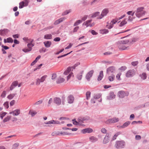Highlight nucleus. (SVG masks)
I'll return each mask as SVG.
<instances>
[{
    "instance_id": "7",
    "label": "nucleus",
    "mask_w": 149,
    "mask_h": 149,
    "mask_svg": "<svg viewBox=\"0 0 149 149\" xmlns=\"http://www.w3.org/2000/svg\"><path fill=\"white\" fill-rule=\"evenodd\" d=\"M29 1V0H25L19 3V8H22L24 6H26L28 5Z\"/></svg>"
},
{
    "instance_id": "46",
    "label": "nucleus",
    "mask_w": 149,
    "mask_h": 149,
    "mask_svg": "<svg viewBox=\"0 0 149 149\" xmlns=\"http://www.w3.org/2000/svg\"><path fill=\"white\" fill-rule=\"evenodd\" d=\"M66 19V18L65 17H62L60 18V19H57L59 22V23H60L61 22H62L63 21L65 20Z\"/></svg>"
},
{
    "instance_id": "13",
    "label": "nucleus",
    "mask_w": 149,
    "mask_h": 149,
    "mask_svg": "<svg viewBox=\"0 0 149 149\" xmlns=\"http://www.w3.org/2000/svg\"><path fill=\"white\" fill-rule=\"evenodd\" d=\"M74 100V97L72 95H69L67 98L68 102L70 104H72L73 103Z\"/></svg>"
},
{
    "instance_id": "34",
    "label": "nucleus",
    "mask_w": 149,
    "mask_h": 149,
    "mask_svg": "<svg viewBox=\"0 0 149 149\" xmlns=\"http://www.w3.org/2000/svg\"><path fill=\"white\" fill-rule=\"evenodd\" d=\"M141 78L143 80L145 79L147 77L146 74L145 73H143L141 74L140 75Z\"/></svg>"
},
{
    "instance_id": "11",
    "label": "nucleus",
    "mask_w": 149,
    "mask_h": 149,
    "mask_svg": "<svg viewBox=\"0 0 149 149\" xmlns=\"http://www.w3.org/2000/svg\"><path fill=\"white\" fill-rule=\"evenodd\" d=\"M110 136H109V134H107L104 137L103 141V143L104 144H106L108 143L109 141Z\"/></svg>"
},
{
    "instance_id": "58",
    "label": "nucleus",
    "mask_w": 149,
    "mask_h": 149,
    "mask_svg": "<svg viewBox=\"0 0 149 149\" xmlns=\"http://www.w3.org/2000/svg\"><path fill=\"white\" fill-rule=\"evenodd\" d=\"M6 91H3L2 93L1 96L2 97H5L6 96Z\"/></svg>"
},
{
    "instance_id": "57",
    "label": "nucleus",
    "mask_w": 149,
    "mask_h": 149,
    "mask_svg": "<svg viewBox=\"0 0 149 149\" xmlns=\"http://www.w3.org/2000/svg\"><path fill=\"white\" fill-rule=\"evenodd\" d=\"M121 75V73H118L116 76V78L117 79L119 80H121V79L120 78V76Z\"/></svg>"
},
{
    "instance_id": "48",
    "label": "nucleus",
    "mask_w": 149,
    "mask_h": 149,
    "mask_svg": "<svg viewBox=\"0 0 149 149\" xmlns=\"http://www.w3.org/2000/svg\"><path fill=\"white\" fill-rule=\"evenodd\" d=\"M80 63L79 62L77 63L73 66L70 67L71 68V69L72 68L73 69H74L76 67L80 65Z\"/></svg>"
},
{
    "instance_id": "6",
    "label": "nucleus",
    "mask_w": 149,
    "mask_h": 149,
    "mask_svg": "<svg viewBox=\"0 0 149 149\" xmlns=\"http://www.w3.org/2000/svg\"><path fill=\"white\" fill-rule=\"evenodd\" d=\"M116 72V69L114 66H110L107 69V74L110 75L113 74Z\"/></svg>"
},
{
    "instance_id": "28",
    "label": "nucleus",
    "mask_w": 149,
    "mask_h": 149,
    "mask_svg": "<svg viewBox=\"0 0 149 149\" xmlns=\"http://www.w3.org/2000/svg\"><path fill=\"white\" fill-rule=\"evenodd\" d=\"M92 21V19L89 20L84 22L83 24V25H84L86 26V27H88V24L91 22Z\"/></svg>"
},
{
    "instance_id": "52",
    "label": "nucleus",
    "mask_w": 149,
    "mask_h": 149,
    "mask_svg": "<svg viewBox=\"0 0 149 149\" xmlns=\"http://www.w3.org/2000/svg\"><path fill=\"white\" fill-rule=\"evenodd\" d=\"M3 105L6 109H8L9 107L8 102H5L3 104Z\"/></svg>"
},
{
    "instance_id": "10",
    "label": "nucleus",
    "mask_w": 149,
    "mask_h": 149,
    "mask_svg": "<svg viewBox=\"0 0 149 149\" xmlns=\"http://www.w3.org/2000/svg\"><path fill=\"white\" fill-rule=\"evenodd\" d=\"M93 72L94 71L92 70L86 74V78L88 81L90 80V78L92 77Z\"/></svg>"
},
{
    "instance_id": "35",
    "label": "nucleus",
    "mask_w": 149,
    "mask_h": 149,
    "mask_svg": "<svg viewBox=\"0 0 149 149\" xmlns=\"http://www.w3.org/2000/svg\"><path fill=\"white\" fill-rule=\"evenodd\" d=\"M115 78V75L112 74L111 76L109 77L108 79L110 81H113Z\"/></svg>"
},
{
    "instance_id": "63",
    "label": "nucleus",
    "mask_w": 149,
    "mask_h": 149,
    "mask_svg": "<svg viewBox=\"0 0 149 149\" xmlns=\"http://www.w3.org/2000/svg\"><path fill=\"white\" fill-rule=\"evenodd\" d=\"M60 39L59 37H56L54 39V40L56 42H58L60 41Z\"/></svg>"
},
{
    "instance_id": "16",
    "label": "nucleus",
    "mask_w": 149,
    "mask_h": 149,
    "mask_svg": "<svg viewBox=\"0 0 149 149\" xmlns=\"http://www.w3.org/2000/svg\"><path fill=\"white\" fill-rule=\"evenodd\" d=\"M20 113V110L19 109H17L13 111L10 112V114H13V116H17Z\"/></svg>"
},
{
    "instance_id": "24",
    "label": "nucleus",
    "mask_w": 149,
    "mask_h": 149,
    "mask_svg": "<svg viewBox=\"0 0 149 149\" xmlns=\"http://www.w3.org/2000/svg\"><path fill=\"white\" fill-rule=\"evenodd\" d=\"M43 43L45 47L47 48L49 47L52 44L51 42L49 41H45Z\"/></svg>"
},
{
    "instance_id": "30",
    "label": "nucleus",
    "mask_w": 149,
    "mask_h": 149,
    "mask_svg": "<svg viewBox=\"0 0 149 149\" xmlns=\"http://www.w3.org/2000/svg\"><path fill=\"white\" fill-rule=\"evenodd\" d=\"M11 118V116H7L3 120V123H5L6 122L9 121L10 119Z\"/></svg>"
},
{
    "instance_id": "12",
    "label": "nucleus",
    "mask_w": 149,
    "mask_h": 149,
    "mask_svg": "<svg viewBox=\"0 0 149 149\" xmlns=\"http://www.w3.org/2000/svg\"><path fill=\"white\" fill-rule=\"evenodd\" d=\"M115 97V95H114V93L112 92H111L109 94V95L107 97V99L109 100H111L114 99Z\"/></svg>"
},
{
    "instance_id": "31",
    "label": "nucleus",
    "mask_w": 149,
    "mask_h": 149,
    "mask_svg": "<svg viewBox=\"0 0 149 149\" xmlns=\"http://www.w3.org/2000/svg\"><path fill=\"white\" fill-rule=\"evenodd\" d=\"M121 134V133L120 132H118L116 133L112 138V140L113 141L115 140L118 136Z\"/></svg>"
},
{
    "instance_id": "43",
    "label": "nucleus",
    "mask_w": 149,
    "mask_h": 149,
    "mask_svg": "<svg viewBox=\"0 0 149 149\" xmlns=\"http://www.w3.org/2000/svg\"><path fill=\"white\" fill-rule=\"evenodd\" d=\"M19 146V143H16L13 144V149H16Z\"/></svg>"
},
{
    "instance_id": "21",
    "label": "nucleus",
    "mask_w": 149,
    "mask_h": 149,
    "mask_svg": "<svg viewBox=\"0 0 149 149\" xmlns=\"http://www.w3.org/2000/svg\"><path fill=\"white\" fill-rule=\"evenodd\" d=\"M90 141L92 143H94L98 140V139L94 136H91L89 138Z\"/></svg>"
},
{
    "instance_id": "55",
    "label": "nucleus",
    "mask_w": 149,
    "mask_h": 149,
    "mask_svg": "<svg viewBox=\"0 0 149 149\" xmlns=\"http://www.w3.org/2000/svg\"><path fill=\"white\" fill-rule=\"evenodd\" d=\"M18 82L17 81H13L12 84L11 85L12 86H14L15 87H16L18 85Z\"/></svg>"
},
{
    "instance_id": "22",
    "label": "nucleus",
    "mask_w": 149,
    "mask_h": 149,
    "mask_svg": "<svg viewBox=\"0 0 149 149\" xmlns=\"http://www.w3.org/2000/svg\"><path fill=\"white\" fill-rule=\"evenodd\" d=\"M103 77V71H101L100 72L99 75L98 77L97 80L100 81L102 80Z\"/></svg>"
},
{
    "instance_id": "47",
    "label": "nucleus",
    "mask_w": 149,
    "mask_h": 149,
    "mask_svg": "<svg viewBox=\"0 0 149 149\" xmlns=\"http://www.w3.org/2000/svg\"><path fill=\"white\" fill-rule=\"evenodd\" d=\"M47 76L45 75L42 77L40 79V81L41 82H43L45 80V79L46 78Z\"/></svg>"
},
{
    "instance_id": "33",
    "label": "nucleus",
    "mask_w": 149,
    "mask_h": 149,
    "mask_svg": "<svg viewBox=\"0 0 149 149\" xmlns=\"http://www.w3.org/2000/svg\"><path fill=\"white\" fill-rule=\"evenodd\" d=\"M100 13L99 12H95L93 13L91 16L92 18H94L98 16L100 14Z\"/></svg>"
},
{
    "instance_id": "44",
    "label": "nucleus",
    "mask_w": 149,
    "mask_h": 149,
    "mask_svg": "<svg viewBox=\"0 0 149 149\" xmlns=\"http://www.w3.org/2000/svg\"><path fill=\"white\" fill-rule=\"evenodd\" d=\"M27 47L29 49H31V50L32 49V47H33L34 45L32 44V43H28L27 45Z\"/></svg>"
},
{
    "instance_id": "56",
    "label": "nucleus",
    "mask_w": 149,
    "mask_h": 149,
    "mask_svg": "<svg viewBox=\"0 0 149 149\" xmlns=\"http://www.w3.org/2000/svg\"><path fill=\"white\" fill-rule=\"evenodd\" d=\"M36 84L37 85H39L41 82L40 79L39 78H38L36 79Z\"/></svg>"
},
{
    "instance_id": "45",
    "label": "nucleus",
    "mask_w": 149,
    "mask_h": 149,
    "mask_svg": "<svg viewBox=\"0 0 149 149\" xmlns=\"http://www.w3.org/2000/svg\"><path fill=\"white\" fill-rule=\"evenodd\" d=\"M7 42L12 43L13 42V40L11 38L9 37L7 38Z\"/></svg>"
},
{
    "instance_id": "41",
    "label": "nucleus",
    "mask_w": 149,
    "mask_h": 149,
    "mask_svg": "<svg viewBox=\"0 0 149 149\" xmlns=\"http://www.w3.org/2000/svg\"><path fill=\"white\" fill-rule=\"evenodd\" d=\"M101 33L103 34H106L109 32V30L107 29H104L100 31Z\"/></svg>"
},
{
    "instance_id": "64",
    "label": "nucleus",
    "mask_w": 149,
    "mask_h": 149,
    "mask_svg": "<svg viewBox=\"0 0 149 149\" xmlns=\"http://www.w3.org/2000/svg\"><path fill=\"white\" fill-rule=\"evenodd\" d=\"M91 32L93 35H96L98 34V33L96 32L94 30H91Z\"/></svg>"
},
{
    "instance_id": "42",
    "label": "nucleus",
    "mask_w": 149,
    "mask_h": 149,
    "mask_svg": "<svg viewBox=\"0 0 149 149\" xmlns=\"http://www.w3.org/2000/svg\"><path fill=\"white\" fill-rule=\"evenodd\" d=\"M37 113V112L35 111H29V113L31 114L32 117H33Z\"/></svg>"
},
{
    "instance_id": "9",
    "label": "nucleus",
    "mask_w": 149,
    "mask_h": 149,
    "mask_svg": "<svg viewBox=\"0 0 149 149\" xmlns=\"http://www.w3.org/2000/svg\"><path fill=\"white\" fill-rule=\"evenodd\" d=\"M90 118L88 116H87L83 117H79L78 118V120L80 123H81L82 124V123H84V122L89 120Z\"/></svg>"
},
{
    "instance_id": "27",
    "label": "nucleus",
    "mask_w": 149,
    "mask_h": 149,
    "mask_svg": "<svg viewBox=\"0 0 149 149\" xmlns=\"http://www.w3.org/2000/svg\"><path fill=\"white\" fill-rule=\"evenodd\" d=\"M72 121H73V124L74 125H82L81 123L79 122V121L78 120V118L77 119V121H76L75 119L73 120Z\"/></svg>"
},
{
    "instance_id": "26",
    "label": "nucleus",
    "mask_w": 149,
    "mask_h": 149,
    "mask_svg": "<svg viewBox=\"0 0 149 149\" xmlns=\"http://www.w3.org/2000/svg\"><path fill=\"white\" fill-rule=\"evenodd\" d=\"M127 19H125L123 20L119 24V26L120 27H122L125 24H126L127 23Z\"/></svg>"
},
{
    "instance_id": "20",
    "label": "nucleus",
    "mask_w": 149,
    "mask_h": 149,
    "mask_svg": "<svg viewBox=\"0 0 149 149\" xmlns=\"http://www.w3.org/2000/svg\"><path fill=\"white\" fill-rule=\"evenodd\" d=\"M130 123V121H127L123 124L122 125L120 126L119 127L121 128H124L127 127Z\"/></svg>"
},
{
    "instance_id": "53",
    "label": "nucleus",
    "mask_w": 149,
    "mask_h": 149,
    "mask_svg": "<svg viewBox=\"0 0 149 149\" xmlns=\"http://www.w3.org/2000/svg\"><path fill=\"white\" fill-rule=\"evenodd\" d=\"M138 63H139V62H138V61H133V62H132L131 63V64L133 66H136L137 65V64H138Z\"/></svg>"
},
{
    "instance_id": "4",
    "label": "nucleus",
    "mask_w": 149,
    "mask_h": 149,
    "mask_svg": "<svg viewBox=\"0 0 149 149\" xmlns=\"http://www.w3.org/2000/svg\"><path fill=\"white\" fill-rule=\"evenodd\" d=\"M129 95V93L127 91H119L118 93V95L119 97L121 98L124 97L126 96H128Z\"/></svg>"
},
{
    "instance_id": "3",
    "label": "nucleus",
    "mask_w": 149,
    "mask_h": 149,
    "mask_svg": "<svg viewBox=\"0 0 149 149\" xmlns=\"http://www.w3.org/2000/svg\"><path fill=\"white\" fill-rule=\"evenodd\" d=\"M125 145V143L123 141H116L115 146L117 148H123Z\"/></svg>"
},
{
    "instance_id": "37",
    "label": "nucleus",
    "mask_w": 149,
    "mask_h": 149,
    "mask_svg": "<svg viewBox=\"0 0 149 149\" xmlns=\"http://www.w3.org/2000/svg\"><path fill=\"white\" fill-rule=\"evenodd\" d=\"M15 94H10L7 96V98L10 100H11L13 98V97L15 96Z\"/></svg>"
},
{
    "instance_id": "51",
    "label": "nucleus",
    "mask_w": 149,
    "mask_h": 149,
    "mask_svg": "<svg viewBox=\"0 0 149 149\" xmlns=\"http://www.w3.org/2000/svg\"><path fill=\"white\" fill-rule=\"evenodd\" d=\"M101 96V95L100 94H97L95 95L94 96V97L95 99H98L100 98Z\"/></svg>"
},
{
    "instance_id": "1",
    "label": "nucleus",
    "mask_w": 149,
    "mask_h": 149,
    "mask_svg": "<svg viewBox=\"0 0 149 149\" xmlns=\"http://www.w3.org/2000/svg\"><path fill=\"white\" fill-rule=\"evenodd\" d=\"M144 8L141 7L138 8L136 10L135 15L138 18H139L144 15L146 13V11L143 10Z\"/></svg>"
},
{
    "instance_id": "17",
    "label": "nucleus",
    "mask_w": 149,
    "mask_h": 149,
    "mask_svg": "<svg viewBox=\"0 0 149 149\" xmlns=\"http://www.w3.org/2000/svg\"><path fill=\"white\" fill-rule=\"evenodd\" d=\"M54 102L58 105H59L61 103V100L60 98L56 97L54 98Z\"/></svg>"
},
{
    "instance_id": "14",
    "label": "nucleus",
    "mask_w": 149,
    "mask_h": 149,
    "mask_svg": "<svg viewBox=\"0 0 149 149\" xmlns=\"http://www.w3.org/2000/svg\"><path fill=\"white\" fill-rule=\"evenodd\" d=\"M45 124H60V122L57 121L55 120H52L49 121L47 122H46L45 123Z\"/></svg>"
},
{
    "instance_id": "19",
    "label": "nucleus",
    "mask_w": 149,
    "mask_h": 149,
    "mask_svg": "<svg viewBox=\"0 0 149 149\" xmlns=\"http://www.w3.org/2000/svg\"><path fill=\"white\" fill-rule=\"evenodd\" d=\"M93 131L92 129L90 128H87L83 129L82 130V132L83 134H85L86 133H90Z\"/></svg>"
},
{
    "instance_id": "15",
    "label": "nucleus",
    "mask_w": 149,
    "mask_h": 149,
    "mask_svg": "<svg viewBox=\"0 0 149 149\" xmlns=\"http://www.w3.org/2000/svg\"><path fill=\"white\" fill-rule=\"evenodd\" d=\"M9 31V30L6 29H4L3 30H0V35H1V36H4L8 33Z\"/></svg>"
},
{
    "instance_id": "61",
    "label": "nucleus",
    "mask_w": 149,
    "mask_h": 149,
    "mask_svg": "<svg viewBox=\"0 0 149 149\" xmlns=\"http://www.w3.org/2000/svg\"><path fill=\"white\" fill-rule=\"evenodd\" d=\"M56 77V74L55 73L52 74V79H55Z\"/></svg>"
},
{
    "instance_id": "38",
    "label": "nucleus",
    "mask_w": 149,
    "mask_h": 149,
    "mask_svg": "<svg viewBox=\"0 0 149 149\" xmlns=\"http://www.w3.org/2000/svg\"><path fill=\"white\" fill-rule=\"evenodd\" d=\"M82 22V21L80 20H77L74 24V26H77Z\"/></svg>"
},
{
    "instance_id": "54",
    "label": "nucleus",
    "mask_w": 149,
    "mask_h": 149,
    "mask_svg": "<svg viewBox=\"0 0 149 149\" xmlns=\"http://www.w3.org/2000/svg\"><path fill=\"white\" fill-rule=\"evenodd\" d=\"M31 51V49L28 48H25L22 49V51L25 52H27Z\"/></svg>"
},
{
    "instance_id": "25",
    "label": "nucleus",
    "mask_w": 149,
    "mask_h": 149,
    "mask_svg": "<svg viewBox=\"0 0 149 149\" xmlns=\"http://www.w3.org/2000/svg\"><path fill=\"white\" fill-rule=\"evenodd\" d=\"M65 79L64 78L59 77L56 80V83L57 84H60L63 83L65 81Z\"/></svg>"
},
{
    "instance_id": "62",
    "label": "nucleus",
    "mask_w": 149,
    "mask_h": 149,
    "mask_svg": "<svg viewBox=\"0 0 149 149\" xmlns=\"http://www.w3.org/2000/svg\"><path fill=\"white\" fill-rule=\"evenodd\" d=\"M72 44L71 43H70L69 45L68 46H67L65 48V49H69V48H70L72 47Z\"/></svg>"
},
{
    "instance_id": "2",
    "label": "nucleus",
    "mask_w": 149,
    "mask_h": 149,
    "mask_svg": "<svg viewBox=\"0 0 149 149\" xmlns=\"http://www.w3.org/2000/svg\"><path fill=\"white\" fill-rule=\"evenodd\" d=\"M119 120V118L115 117L108 119L105 122V123L107 124H109L117 122Z\"/></svg>"
},
{
    "instance_id": "39",
    "label": "nucleus",
    "mask_w": 149,
    "mask_h": 149,
    "mask_svg": "<svg viewBox=\"0 0 149 149\" xmlns=\"http://www.w3.org/2000/svg\"><path fill=\"white\" fill-rule=\"evenodd\" d=\"M91 93L90 91H87L86 93V99L88 100L89 99L91 96Z\"/></svg>"
},
{
    "instance_id": "18",
    "label": "nucleus",
    "mask_w": 149,
    "mask_h": 149,
    "mask_svg": "<svg viewBox=\"0 0 149 149\" xmlns=\"http://www.w3.org/2000/svg\"><path fill=\"white\" fill-rule=\"evenodd\" d=\"M117 20H116L115 19H113L111 22L110 25L107 26V28L109 29H111L112 28L113 26V25L117 22Z\"/></svg>"
},
{
    "instance_id": "59",
    "label": "nucleus",
    "mask_w": 149,
    "mask_h": 149,
    "mask_svg": "<svg viewBox=\"0 0 149 149\" xmlns=\"http://www.w3.org/2000/svg\"><path fill=\"white\" fill-rule=\"evenodd\" d=\"M101 131L102 133L105 134L106 133L107 130L105 128H103L101 129Z\"/></svg>"
},
{
    "instance_id": "23",
    "label": "nucleus",
    "mask_w": 149,
    "mask_h": 149,
    "mask_svg": "<svg viewBox=\"0 0 149 149\" xmlns=\"http://www.w3.org/2000/svg\"><path fill=\"white\" fill-rule=\"evenodd\" d=\"M84 72V71H82L77 75V77L78 80H80L81 79Z\"/></svg>"
},
{
    "instance_id": "36",
    "label": "nucleus",
    "mask_w": 149,
    "mask_h": 149,
    "mask_svg": "<svg viewBox=\"0 0 149 149\" xmlns=\"http://www.w3.org/2000/svg\"><path fill=\"white\" fill-rule=\"evenodd\" d=\"M71 12V10H66L65 11H64V12H63L62 13V16H64V15H67L69 13H70Z\"/></svg>"
},
{
    "instance_id": "8",
    "label": "nucleus",
    "mask_w": 149,
    "mask_h": 149,
    "mask_svg": "<svg viewBox=\"0 0 149 149\" xmlns=\"http://www.w3.org/2000/svg\"><path fill=\"white\" fill-rule=\"evenodd\" d=\"M109 12L108 9L105 8L102 11L100 15L97 17V18L99 19H102L104 16H105L107 15V13H108Z\"/></svg>"
},
{
    "instance_id": "32",
    "label": "nucleus",
    "mask_w": 149,
    "mask_h": 149,
    "mask_svg": "<svg viewBox=\"0 0 149 149\" xmlns=\"http://www.w3.org/2000/svg\"><path fill=\"white\" fill-rule=\"evenodd\" d=\"M52 36L51 34H47L45 35L44 38L45 39H51L52 38Z\"/></svg>"
},
{
    "instance_id": "50",
    "label": "nucleus",
    "mask_w": 149,
    "mask_h": 149,
    "mask_svg": "<svg viewBox=\"0 0 149 149\" xmlns=\"http://www.w3.org/2000/svg\"><path fill=\"white\" fill-rule=\"evenodd\" d=\"M43 101L42 100H40L39 101L36 102L35 104L34 105H40L42 103V102Z\"/></svg>"
},
{
    "instance_id": "40",
    "label": "nucleus",
    "mask_w": 149,
    "mask_h": 149,
    "mask_svg": "<svg viewBox=\"0 0 149 149\" xmlns=\"http://www.w3.org/2000/svg\"><path fill=\"white\" fill-rule=\"evenodd\" d=\"M7 113L6 112H3L0 113V117L1 119H3V117L6 115Z\"/></svg>"
},
{
    "instance_id": "5",
    "label": "nucleus",
    "mask_w": 149,
    "mask_h": 149,
    "mask_svg": "<svg viewBox=\"0 0 149 149\" xmlns=\"http://www.w3.org/2000/svg\"><path fill=\"white\" fill-rule=\"evenodd\" d=\"M136 71L134 69L128 71L125 74V76L127 78L131 77L135 75Z\"/></svg>"
},
{
    "instance_id": "49",
    "label": "nucleus",
    "mask_w": 149,
    "mask_h": 149,
    "mask_svg": "<svg viewBox=\"0 0 149 149\" xmlns=\"http://www.w3.org/2000/svg\"><path fill=\"white\" fill-rule=\"evenodd\" d=\"M127 68L126 66H123L119 68V70H120L122 71H124L125 70L127 69Z\"/></svg>"
},
{
    "instance_id": "29",
    "label": "nucleus",
    "mask_w": 149,
    "mask_h": 149,
    "mask_svg": "<svg viewBox=\"0 0 149 149\" xmlns=\"http://www.w3.org/2000/svg\"><path fill=\"white\" fill-rule=\"evenodd\" d=\"M71 70V68L70 67H68L67 70L64 72V74L65 75H67Z\"/></svg>"
},
{
    "instance_id": "60",
    "label": "nucleus",
    "mask_w": 149,
    "mask_h": 149,
    "mask_svg": "<svg viewBox=\"0 0 149 149\" xmlns=\"http://www.w3.org/2000/svg\"><path fill=\"white\" fill-rule=\"evenodd\" d=\"M88 16L87 15H85L81 19V21H85L87 18Z\"/></svg>"
}]
</instances>
